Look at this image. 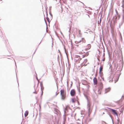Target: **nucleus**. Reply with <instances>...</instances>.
<instances>
[{
  "mask_svg": "<svg viewBox=\"0 0 124 124\" xmlns=\"http://www.w3.org/2000/svg\"><path fill=\"white\" fill-rule=\"evenodd\" d=\"M109 109L110 111L111 112L112 114L115 116H116L117 118H118V115L117 114V111L115 109L110 108Z\"/></svg>",
  "mask_w": 124,
  "mask_h": 124,
  "instance_id": "f257e3e1",
  "label": "nucleus"
},
{
  "mask_svg": "<svg viewBox=\"0 0 124 124\" xmlns=\"http://www.w3.org/2000/svg\"><path fill=\"white\" fill-rule=\"evenodd\" d=\"M60 95L61 96V99L64 100L66 97V94H64V91L63 89H61L60 90Z\"/></svg>",
  "mask_w": 124,
  "mask_h": 124,
  "instance_id": "f03ea898",
  "label": "nucleus"
},
{
  "mask_svg": "<svg viewBox=\"0 0 124 124\" xmlns=\"http://www.w3.org/2000/svg\"><path fill=\"white\" fill-rule=\"evenodd\" d=\"M103 88V84L102 82H100L99 83V87L98 90V93L99 94H101V91Z\"/></svg>",
  "mask_w": 124,
  "mask_h": 124,
  "instance_id": "7ed1b4c3",
  "label": "nucleus"
},
{
  "mask_svg": "<svg viewBox=\"0 0 124 124\" xmlns=\"http://www.w3.org/2000/svg\"><path fill=\"white\" fill-rule=\"evenodd\" d=\"M76 93L75 92L74 89H72L70 92V94L71 96H74L75 95Z\"/></svg>",
  "mask_w": 124,
  "mask_h": 124,
  "instance_id": "20e7f679",
  "label": "nucleus"
},
{
  "mask_svg": "<svg viewBox=\"0 0 124 124\" xmlns=\"http://www.w3.org/2000/svg\"><path fill=\"white\" fill-rule=\"evenodd\" d=\"M124 23V17H122V18L121 22L119 23V28L121 26H122Z\"/></svg>",
  "mask_w": 124,
  "mask_h": 124,
  "instance_id": "39448f33",
  "label": "nucleus"
},
{
  "mask_svg": "<svg viewBox=\"0 0 124 124\" xmlns=\"http://www.w3.org/2000/svg\"><path fill=\"white\" fill-rule=\"evenodd\" d=\"M113 21L114 23L115 24L117 23V17H116V15H115V16H114L113 17Z\"/></svg>",
  "mask_w": 124,
  "mask_h": 124,
  "instance_id": "423d86ee",
  "label": "nucleus"
},
{
  "mask_svg": "<svg viewBox=\"0 0 124 124\" xmlns=\"http://www.w3.org/2000/svg\"><path fill=\"white\" fill-rule=\"evenodd\" d=\"M87 107H91V103L90 101L89 100H87Z\"/></svg>",
  "mask_w": 124,
  "mask_h": 124,
  "instance_id": "0eeeda50",
  "label": "nucleus"
},
{
  "mask_svg": "<svg viewBox=\"0 0 124 124\" xmlns=\"http://www.w3.org/2000/svg\"><path fill=\"white\" fill-rule=\"evenodd\" d=\"M93 84L94 85H96L97 84V79L95 77H94L93 79Z\"/></svg>",
  "mask_w": 124,
  "mask_h": 124,
  "instance_id": "6e6552de",
  "label": "nucleus"
},
{
  "mask_svg": "<svg viewBox=\"0 0 124 124\" xmlns=\"http://www.w3.org/2000/svg\"><path fill=\"white\" fill-rule=\"evenodd\" d=\"M122 98H123V99H120L119 100L117 101L116 102L117 103H118V104H119L120 103V101H121V102L122 101L123 99H124V96L123 95H122Z\"/></svg>",
  "mask_w": 124,
  "mask_h": 124,
  "instance_id": "1a4fd4ad",
  "label": "nucleus"
},
{
  "mask_svg": "<svg viewBox=\"0 0 124 124\" xmlns=\"http://www.w3.org/2000/svg\"><path fill=\"white\" fill-rule=\"evenodd\" d=\"M84 53H85V54L82 55L83 58H84L86 56H88L89 55L88 52H83Z\"/></svg>",
  "mask_w": 124,
  "mask_h": 124,
  "instance_id": "9d476101",
  "label": "nucleus"
},
{
  "mask_svg": "<svg viewBox=\"0 0 124 124\" xmlns=\"http://www.w3.org/2000/svg\"><path fill=\"white\" fill-rule=\"evenodd\" d=\"M103 66H101L99 68V74L101 75V74L102 72H101V71H102L103 69Z\"/></svg>",
  "mask_w": 124,
  "mask_h": 124,
  "instance_id": "9b49d317",
  "label": "nucleus"
},
{
  "mask_svg": "<svg viewBox=\"0 0 124 124\" xmlns=\"http://www.w3.org/2000/svg\"><path fill=\"white\" fill-rule=\"evenodd\" d=\"M110 87H108V88H106L105 89V93H107L109 92L110 90Z\"/></svg>",
  "mask_w": 124,
  "mask_h": 124,
  "instance_id": "f8f14e48",
  "label": "nucleus"
},
{
  "mask_svg": "<svg viewBox=\"0 0 124 124\" xmlns=\"http://www.w3.org/2000/svg\"><path fill=\"white\" fill-rule=\"evenodd\" d=\"M41 95L40 96V97H41V98H42V97L43 95V90L44 89V87H43V88L41 87Z\"/></svg>",
  "mask_w": 124,
  "mask_h": 124,
  "instance_id": "ddd939ff",
  "label": "nucleus"
},
{
  "mask_svg": "<svg viewBox=\"0 0 124 124\" xmlns=\"http://www.w3.org/2000/svg\"><path fill=\"white\" fill-rule=\"evenodd\" d=\"M87 108L88 109V113H91L92 111V109L91 107H87Z\"/></svg>",
  "mask_w": 124,
  "mask_h": 124,
  "instance_id": "4468645a",
  "label": "nucleus"
},
{
  "mask_svg": "<svg viewBox=\"0 0 124 124\" xmlns=\"http://www.w3.org/2000/svg\"><path fill=\"white\" fill-rule=\"evenodd\" d=\"M76 100L75 98H74L71 99V101L73 103H75L76 101Z\"/></svg>",
  "mask_w": 124,
  "mask_h": 124,
  "instance_id": "2eb2a0df",
  "label": "nucleus"
},
{
  "mask_svg": "<svg viewBox=\"0 0 124 124\" xmlns=\"http://www.w3.org/2000/svg\"><path fill=\"white\" fill-rule=\"evenodd\" d=\"M83 38H82L79 41H76L75 42V43H80L81 42H82V40H83Z\"/></svg>",
  "mask_w": 124,
  "mask_h": 124,
  "instance_id": "dca6fc26",
  "label": "nucleus"
},
{
  "mask_svg": "<svg viewBox=\"0 0 124 124\" xmlns=\"http://www.w3.org/2000/svg\"><path fill=\"white\" fill-rule=\"evenodd\" d=\"M84 95L85 97L86 98L87 100H89V99L88 98V96H87V95L86 94H85L84 93L83 94Z\"/></svg>",
  "mask_w": 124,
  "mask_h": 124,
  "instance_id": "f3484780",
  "label": "nucleus"
},
{
  "mask_svg": "<svg viewBox=\"0 0 124 124\" xmlns=\"http://www.w3.org/2000/svg\"><path fill=\"white\" fill-rule=\"evenodd\" d=\"M29 113V112L28 111L26 110L25 111L24 113V115L25 116H28Z\"/></svg>",
  "mask_w": 124,
  "mask_h": 124,
  "instance_id": "a211bd4d",
  "label": "nucleus"
},
{
  "mask_svg": "<svg viewBox=\"0 0 124 124\" xmlns=\"http://www.w3.org/2000/svg\"><path fill=\"white\" fill-rule=\"evenodd\" d=\"M88 48H86L85 49V50H87L89 49H90L91 48V45L90 44H88V46H87Z\"/></svg>",
  "mask_w": 124,
  "mask_h": 124,
  "instance_id": "6ab92c4d",
  "label": "nucleus"
},
{
  "mask_svg": "<svg viewBox=\"0 0 124 124\" xmlns=\"http://www.w3.org/2000/svg\"><path fill=\"white\" fill-rule=\"evenodd\" d=\"M46 19L47 20V21L48 22V23H50V19H49V18L48 17V16H47V14H46Z\"/></svg>",
  "mask_w": 124,
  "mask_h": 124,
  "instance_id": "aec40b11",
  "label": "nucleus"
},
{
  "mask_svg": "<svg viewBox=\"0 0 124 124\" xmlns=\"http://www.w3.org/2000/svg\"><path fill=\"white\" fill-rule=\"evenodd\" d=\"M100 75V76L101 77V78L104 81V78L103 77H102V76H103V73L102 72V73H101V75Z\"/></svg>",
  "mask_w": 124,
  "mask_h": 124,
  "instance_id": "412c9836",
  "label": "nucleus"
},
{
  "mask_svg": "<svg viewBox=\"0 0 124 124\" xmlns=\"http://www.w3.org/2000/svg\"><path fill=\"white\" fill-rule=\"evenodd\" d=\"M65 112V111H64ZM63 118L64 121H65L66 120V117H65V112L64 113V115L63 116Z\"/></svg>",
  "mask_w": 124,
  "mask_h": 124,
  "instance_id": "4be33fe9",
  "label": "nucleus"
},
{
  "mask_svg": "<svg viewBox=\"0 0 124 124\" xmlns=\"http://www.w3.org/2000/svg\"><path fill=\"white\" fill-rule=\"evenodd\" d=\"M50 103L49 102H46V103L44 105V107H46L47 105H48V106H49V105L48 104H49V103Z\"/></svg>",
  "mask_w": 124,
  "mask_h": 124,
  "instance_id": "5701e85b",
  "label": "nucleus"
},
{
  "mask_svg": "<svg viewBox=\"0 0 124 124\" xmlns=\"http://www.w3.org/2000/svg\"><path fill=\"white\" fill-rule=\"evenodd\" d=\"M122 17H124V8L122 9Z\"/></svg>",
  "mask_w": 124,
  "mask_h": 124,
  "instance_id": "b1692460",
  "label": "nucleus"
},
{
  "mask_svg": "<svg viewBox=\"0 0 124 124\" xmlns=\"http://www.w3.org/2000/svg\"><path fill=\"white\" fill-rule=\"evenodd\" d=\"M62 45H63V46H64V51H65V53H66V54H66V48H65V45H63V43L62 42Z\"/></svg>",
  "mask_w": 124,
  "mask_h": 124,
  "instance_id": "393cba45",
  "label": "nucleus"
},
{
  "mask_svg": "<svg viewBox=\"0 0 124 124\" xmlns=\"http://www.w3.org/2000/svg\"><path fill=\"white\" fill-rule=\"evenodd\" d=\"M77 90H78V92H79V93H80V86H79V87H78V86H77Z\"/></svg>",
  "mask_w": 124,
  "mask_h": 124,
  "instance_id": "a878e982",
  "label": "nucleus"
},
{
  "mask_svg": "<svg viewBox=\"0 0 124 124\" xmlns=\"http://www.w3.org/2000/svg\"><path fill=\"white\" fill-rule=\"evenodd\" d=\"M119 78V76L118 77H116V80H115V83L117 81H118Z\"/></svg>",
  "mask_w": 124,
  "mask_h": 124,
  "instance_id": "bb28decb",
  "label": "nucleus"
},
{
  "mask_svg": "<svg viewBox=\"0 0 124 124\" xmlns=\"http://www.w3.org/2000/svg\"><path fill=\"white\" fill-rule=\"evenodd\" d=\"M116 15V17H117H117H118V19H120V15L119 14H118L117 15Z\"/></svg>",
  "mask_w": 124,
  "mask_h": 124,
  "instance_id": "cd10ccee",
  "label": "nucleus"
},
{
  "mask_svg": "<svg viewBox=\"0 0 124 124\" xmlns=\"http://www.w3.org/2000/svg\"><path fill=\"white\" fill-rule=\"evenodd\" d=\"M87 59H85L84 60V61L83 62V63H86V62H87Z\"/></svg>",
  "mask_w": 124,
  "mask_h": 124,
  "instance_id": "c85d7f7f",
  "label": "nucleus"
},
{
  "mask_svg": "<svg viewBox=\"0 0 124 124\" xmlns=\"http://www.w3.org/2000/svg\"><path fill=\"white\" fill-rule=\"evenodd\" d=\"M90 114L91 113H88V116L86 118L87 119H88V118H89L90 116Z\"/></svg>",
  "mask_w": 124,
  "mask_h": 124,
  "instance_id": "c756f323",
  "label": "nucleus"
},
{
  "mask_svg": "<svg viewBox=\"0 0 124 124\" xmlns=\"http://www.w3.org/2000/svg\"><path fill=\"white\" fill-rule=\"evenodd\" d=\"M40 86L41 87H42V86H43V83L42 82H40Z\"/></svg>",
  "mask_w": 124,
  "mask_h": 124,
  "instance_id": "7c9ffc66",
  "label": "nucleus"
},
{
  "mask_svg": "<svg viewBox=\"0 0 124 124\" xmlns=\"http://www.w3.org/2000/svg\"><path fill=\"white\" fill-rule=\"evenodd\" d=\"M44 68L45 70V71L46 72L47 71V69L46 66H44Z\"/></svg>",
  "mask_w": 124,
  "mask_h": 124,
  "instance_id": "2f4dec72",
  "label": "nucleus"
},
{
  "mask_svg": "<svg viewBox=\"0 0 124 124\" xmlns=\"http://www.w3.org/2000/svg\"><path fill=\"white\" fill-rule=\"evenodd\" d=\"M109 116H110V117L111 118V119H112V122L113 124H114V123H113V120L112 118V117L111 116V115L110 114H109Z\"/></svg>",
  "mask_w": 124,
  "mask_h": 124,
  "instance_id": "473e14b6",
  "label": "nucleus"
},
{
  "mask_svg": "<svg viewBox=\"0 0 124 124\" xmlns=\"http://www.w3.org/2000/svg\"><path fill=\"white\" fill-rule=\"evenodd\" d=\"M87 88V91H89V88L90 87V86L89 85H87L86 86Z\"/></svg>",
  "mask_w": 124,
  "mask_h": 124,
  "instance_id": "72a5a7b5",
  "label": "nucleus"
},
{
  "mask_svg": "<svg viewBox=\"0 0 124 124\" xmlns=\"http://www.w3.org/2000/svg\"><path fill=\"white\" fill-rule=\"evenodd\" d=\"M123 3H122V9L124 8V1H123Z\"/></svg>",
  "mask_w": 124,
  "mask_h": 124,
  "instance_id": "f704fd0d",
  "label": "nucleus"
},
{
  "mask_svg": "<svg viewBox=\"0 0 124 124\" xmlns=\"http://www.w3.org/2000/svg\"><path fill=\"white\" fill-rule=\"evenodd\" d=\"M81 59L79 57V58L77 60L76 59V61H79V63L80 62V61Z\"/></svg>",
  "mask_w": 124,
  "mask_h": 124,
  "instance_id": "c9c22d12",
  "label": "nucleus"
},
{
  "mask_svg": "<svg viewBox=\"0 0 124 124\" xmlns=\"http://www.w3.org/2000/svg\"><path fill=\"white\" fill-rule=\"evenodd\" d=\"M47 7H45V9L46 10V14H47Z\"/></svg>",
  "mask_w": 124,
  "mask_h": 124,
  "instance_id": "e433bc0d",
  "label": "nucleus"
},
{
  "mask_svg": "<svg viewBox=\"0 0 124 124\" xmlns=\"http://www.w3.org/2000/svg\"><path fill=\"white\" fill-rule=\"evenodd\" d=\"M115 11H116V15H117L118 14H118V12L116 10V9L115 10Z\"/></svg>",
  "mask_w": 124,
  "mask_h": 124,
  "instance_id": "4c0bfd02",
  "label": "nucleus"
},
{
  "mask_svg": "<svg viewBox=\"0 0 124 124\" xmlns=\"http://www.w3.org/2000/svg\"><path fill=\"white\" fill-rule=\"evenodd\" d=\"M82 42L83 43H85V39L84 38H83V39L82 40Z\"/></svg>",
  "mask_w": 124,
  "mask_h": 124,
  "instance_id": "58836bf2",
  "label": "nucleus"
},
{
  "mask_svg": "<svg viewBox=\"0 0 124 124\" xmlns=\"http://www.w3.org/2000/svg\"><path fill=\"white\" fill-rule=\"evenodd\" d=\"M51 8H52V7H51V6H50V7H49V12H51Z\"/></svg>",
  "mask_w": 124,
  "mask_h": 124,
  "instance_id": "ea45409f",
  "label": "nucleus"
},
{
  "mask_svg": "<svg viewBox=\"0 0 124 124\" xmlns=\"http://www.w3.org/2000/svg\"><path fill=\"white\" fill-rule=\"evenodd\" d=\"M49 14H50V15L52 17H52H53V15H52V13H51V12H49Z\"/></svg>",
  "mask_w": 124,
  "mask_h": 124,
  "instance_id": "a19ab883",
  "label": "nucleus"
},
{
  "mask_svg": "<svg viewBox=\"0 0 124 124\" xmlns=\"http://www.w3.org/2000/svg\"><path fill=\"white\" fill-rule=\"evenodd\" d=\"M84 84H85V85H86L87 84V82L85 80H84Z\"/></svg>",
  "mask_w": 124,
  "mask_h": 124,
  "instance_id": "79ce46f5",
  "label": "nucleus"
},
{
  "mask_svg": "<svg viewBox=\"0 0 124 124\" xmlns=\"http://www.w3.org/2000/svg\"><path fill=\"white\" fill-rule=\"evenodd\" d=\"M39 111H40L41 109V106L40 104L39 105Z\"/></svg>",
  "mask_w": 124,
  "mask_h": 124,
  "instance_id": "37998d69",
  "label": "nucleus"
},
{
  "mask_svg": "<svg viewBox=\"0 0 124 124\" xmlns=\"http://www.w3.org/2000/svg\"><path fill=\"white\" fill-rule=\"evenodd\" d=\"M68 107H69V106L68 105H67L66 106V108H68Z\"/></svg>",
  "mask_w": 124,
  "mask_h": 124,
  "instance_id": "c03bdc74",
  "label": "nucleus"
},
{
  "mask_svg": "<svg viewBox=\"0 0 124 124\" xmlns=\"http://www.w3.org/2000/svg\"><path fill=\"white\" fill-rule=\"evenodd\" d=\"M83 63H82V64H81V66H86V64H84L83 65H82Z\"/></svg>",
  "mask_w": 124,
  "mask_h": 124,
  "instance_id": "a18cd8bd",
  "label": "nucleus"
},
{
  "mask_svg": "<svg viewBox=\"0 0 124 124\" xmlns=\"http://www.w3.org/2000/svg\"><path fill=\"white\" fill-rule=\"evenodd\" d=\"M33 93H34V94H36L37 93V92H36V90H35V91L33 92Z\"/></svg>",
  "mask_w": 124,
  "mask_h": 124,
  "instance_id": "49530a36",
  "label": "nucleus"
},
{
  "mask_svg": "<svg viewBox=\"0 0 124 124\" xmlns=\"http://www.w3.org/2000/svg\"><path fill=\"white\" fill-rule=\"evenodd\" d=\"M36 79L38 81V82H39V80L38 79V77H37V76H36Z\"/></svg>",
  "mask_w": 124,
  "mask_h": 124,
  "instance_id": "de8ad7c7",
  "label": "nucleus"
},
{
  "mask_svg": "<svg viewBox=\"0 0 124 124\" xmlns=\"http://www.w3.org/2000/svg\"><path fill=\"white\" fill-rule=\"evenodd\" d=\"M105 57H104L103 59L102 60V61H105Z\"/></svg>",
  "mask_w": 124,
  "mask_h": 124,
  "instance_id": "09e8293b",
  "label": "nucleus"
},
{
  "mask_svg": "<svg viewBox=\"0 0 124 124\" xmlns=\"http://www.w3.org/2000/svg\"><path fill=\"white\" fill-rule=\"evenodd\" d=\"M71 46L72 47L73 45V44H72V41L71 40Z\"/></svg>",
  "mask_w": 124,
  "mask_h": 124,
  "instance_id": "8fccbe9b",
  "label": "nucleus"
},
{
  "mask_svg": "<svg viewBox=\"0 0 124 124\" xmlns=\"http://www.w3.org/2000/svg\"><path fill=\"white\" fill-rule=\"evenodd\" d=\"M101 20H102V19H101V18H100V23H101Z\"/></svg>",
  "mask_w": 124,
  "mask_h": 124,
  "instance_id": "3c124183",
  "label": "nucleus"
},
{
  "mask_svg": "<svg viewBox=\"0 0 124 124\" xmlns=\"http://www.w3.org/2000/svg\"><path fill=\"white\" fill-rule=\"evenodd\" d=\"M76 58H78V57H79H79H80V56H79V55H76Z\"/></svg>",
  "mask_w": 124,
  "mask_h": 124,
  "instance_id": "603ef678",
  "label": "nucleus"
},
{
  "mask_svg": "<svg viewBox=\"0 0 124 124\" xmlns=\"http://www.w3.org/2000/svg\"><path fill=\"white\" fill-rule=\"evenodd\" d=\"M113 80L112 79L111 80H110L109 81V82H113Z\"/></svg>",
  "mask_w": 124,
  "mask_h": 124,
  "instance_id": "864d4df0",
  "label": "nucleus"
},
{
  "mask_svg": "<svg viewBox=\"0 0 124 124\" xmlns=\"http://www.w3.org/2000/svg\"><path fill=\"white\" fill-rule=\"evenodd\" d=\"M20 60H21V61H23L24 60H25V59H23V58H21V59H20Z\"/></svg>",
  "mask_w": 124,
  "mask_h": 124,
  "instance_id": "5fc2aeb1",
  "label": "nucleus"
},
{
  "mask_svg": "<svg viewBox=\"0 0 124 124\" xmlns=\"http://www.w3.org/2000/svg\"><path fill=\"white\" fill-rule=\"evenodd\" d=\"M81 31L80 30H78V32H79V34H80L81 33Z\"/></svg>",
  "mask_w": 124,
  "mask_h": 124,
  "instance_id": "6e6d98bb",
  "label": "nucleus"
},
{
  "mask_svg": "<svg viewBox=\"0 0 124 124\" xmlns=\"http://www.w3.org/2000/svg\"><path fill=\"white\" fill-rule=\"evenodd\" d=\"M59 93H57V92L56 93L55 96H56Z\"/></svg>",
  "mask_w": 124,
  "mask_h": 124,
  "instance_id": "4d7b16f0",
  "label": "nucleus"
},
{
  "mask_svg": "<svg viewBox=\"0 0 124 124\" xmlns=\"http://www.w3.org/2000/svg\"><path fill=\"white\" fill-rule=\"evenodd\" d=\"M102 123L103 122V123H105V124H106V122H105V121H102Z\"/></svg>",
  "mask_w": 124,
  "mask_h": 124,
  "instance_id": "13d9d810",
  "label": "nucleus"
},
{
  "mask_svg": "<svg viewBox=\"0 0 124 124\" xmlns=\"http://www.w3.org/2000/svg\"><path fill=\"white\" fill-rule=\"evenodd\" d=\"M44 20H45V22L46 24V28L47 27V24L46 23V21H45V19H44Z\"/></svg>",
  "mask_w": 124,
  "mask_h": 124,
  "instance_id": "bf43d9fd",
  "label": "nucleus"
},
{
  "mask_svg": "<svg viewBox=\"0 0 124 124\" xmlns=\"http://www.w3.org/2000/svg\"><path fill=\"white\" fill-rule=\"evenodd\" d=\"M121 41L122 42V38L121 36Z\"/></svg>",
  "mask_w": 124,
  "mask_h": 124,
  "instance_id": "052dcab7",
  "label": "nucleus"
},
{
  "mask_svg": "<svg viewBox=\"0 0 124 124\" xmlns=\"http://www.w3.org/2000/svg\"><path fill=\"white\" fill-rule=\"evenodd\" d=\"M105 56V54L104 53L103 54V56L104 57Z\"/></svg>",
  "mask_w": 124,
  "mask_h": 124,
  "instance_id": "680f3d73",
  "label": "nucleus"
},
{
  "mask_svg": "<svg viewBox=\"0 0 124 124\" xmlns=\"http://www.w3.org/2000/svg\"><path fill=\"white\" fill-rule=\"evenodd\" d=\"M120 122V121L119 120L118 122H117V124H119Z\"/></svg>",
  "mask_w": 124,
  "mask_h": 124,
  "instance_id": "e2e57ef3",
  "label": "nucleus"
},
{
  "mask_svg": "<svg viewBox=\"0 0 124 124\" xmlns=\"http://www.w3.org/2000/svg\"><path fill=\"white\" fill-rule=\"evenodd\" d=\"M37 48L35 50V52H34V53H33V55L35 54V52H36V50H37Z\"/></svg>",
  "mask_w": 124,
  "mask_h": 124,
  "instance_id": "0e129e2a",
  "label": "nucleus"
},
{
  "mask_svg": "<svg viewBox=\"0 0 124 124\" xmlns=\"http://www.w3.org/2000/svg\"><path fill=\"white\" fill-rule=\"evenodd\" d=\"M79 37H81V35H82L81 34V33H80V34H79Z\"/></svg>",
  "mask_w": 124,
  "mask_h": 124,
  "instance_id": "69168bd1",
  "label": "nucleus"
},
{
  "mask_svg": "<svg viewBox=\"0 0 124 124\" xmlns=\"http://www.w3.org/2000/svg\"><path fill=\"white\" fill-rule=\"evenodd\" d=\"M92 119V118H91L89 120V121L88 122L90 121Z\"/></svg>",
  "mask_w": 124,
  "mask_h": 124,
  "instance_id": "338daca9",
  "label": "nucleus"
},
{
  "mask_svg": "<svg viewBox=\"0 0 124 124\" xmlns=\"http://www.w3.org/2000/svg\"><path fill=\"white\" fill-rule=\"evenodd\" d=\"M82 84L83 85H85V84H84V82H82Z\"/></svg>",
  "mask_w": 124,
  "mask_h": 124,
  "instance_id": "774afa93",
  "label": "nucleus"
}]
</instances>
